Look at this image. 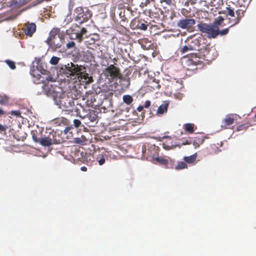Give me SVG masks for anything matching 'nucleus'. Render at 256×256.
<instances>
[{"label": "nucleus", "instance_id": "nucleus-1", "mask_svg": "<svg viewBox=\"0 0 256 256\" xmlns=\"http://www.w3.org/2000/svg\"><path fill=\"white\" fill-rule=\"evenodd\" d=\"M60 88L54 86H46L45 94L50 97H52L56 105L64 111L72 112L74 108V100L68 95L61 94L58 92Z\"/></svg>", "mask_w": 256, "mask_h": 256}, {"label": "nucleus", "instance_id": "nucleus-2", "mask_svg": "<svg viewBox=\"0 0 256 256\" xmlns=\"http://www.w3.org/2000/svg\"><path fill=\"white\" fill-rule=\"evenodd\" d=\"M85 69L84 66L74 64L72 62L65 64H58L56 68L59 74L64 75L70 79H75L76 76Z\"/></svg>", "mask_w": 256, "mask_h": 256}, {"label": "nucleus", "instance_id": "nucleus-3", "mask_svg": "<svg viewBox=\"0 0 256 256\" xmlns=\"http://www.w3.org/2000/svg\"><path fill=\"white\" fill-rule=\"evenodd\" d=\"M30 74L34 78V82L36 84H43V89L45 92L46 86H52V85H46V83L51 80L52 77L49 75V72L46 70H44L40 72L38 67H33L30 70Z\"/></svg>", "mask_w": 256, "mask_h": 256}, {"label": "nucleus", "instance_id": "nucleus-4", "mask_svg": "<svg viewBox=\"0 0 256 256\" xmlns=\"http://www.w3.org/2000/svg\"><path fill=\"white\" fill-rule=\"evenodd\" d=\"M74 16L75 21L81 24L88 22L92 18V12L88 8L78 6L74 10Z\"/></svg>", "mask_w": 256, "mask_h": 256}, {"label": "nucleus", "instance_id": "nucleus-5", "mask_svg": "<svg viewBox=\"0 0 256 256\" xmlns=\"http://www.w3.org/2000/svg\"><path fill=\"white\" fill-rule=\"evenodd\" d=\"M197 26L198 30L206 34L208 38H216L218 36V27L216 26L200 22Z\"/></svg>", "mask_w": 256, "mask_h": 256}, {"label": "nucleus", "instance_id": "nucleus-6", "mask_svg": "<svg viewBox=\"0 0 256 256\" xmlns=\"http://www.w3.org/2000/svg\"><path fill=\"white\" fill-rule=\"evenodd\" d=\"M87 32L86 28H80L76 24L72 26L66 30V34L72 40H77L78 42H81L83 39V36Z\"/></svg>", "mask_w": 256, "mask_h": 256}, {"label": "nucleus", "instance_id": "nucleus-7", "mask_svg": "<svg viewBox=\"0 0 256 256\" xmlns=\"http://www.w3.org/2000/svg\"><path fill=\"white\" fill-rule=\"evenodd\" d=\"M190 56H195L196 58L198 57L200 60L203 59L210 61L214 60L218 56V53L214 48H208V49L206 48L204 52H201L200 53H192Z\"/></svg>", "mask_w": 256, "mask_h": 256}, {"label": "nucleus", "instance_id": "nucleus-8", "mask_svg": "<svg viewBox=\"0 0 256 256\" xmlns=\"http://www.w3.org/2000/svg\"><path fill=\"white\" fill-rule=\"evenodd\" d=\"M192 53L188 54V59L186 60V64L188 66V70H194L198 68H202L204 66L203 62L198 58H196L195 56H191Z\"/></svg>", "mask_w": 256, "mask_h": 256}, {"label": "nucleus", "instance_id": "nucleus-9", "mask_svg": "<svg viewBox=\"0 0 256 256\" xmlns=\"http://www.w3.org/2000/svg\"><path fill=\"white\" fill-rule=\"evenodd\" d=\"M60 29L58 28H54L50 32L49 36L47 38L46 43L52 50H56L60 46L56 44L54 40L56 36L59 34Z\"/></svg>", "mask_w": 256, "mask_h": 256}, {"label": "nucleus", "instance_id": "nucleus-10", "mask_svg": "<svg viewBox=\"0 0 256 256\" xmlns=\"http://www.w3.org/2000/svg\"><path fill=\"white\" fill-rule=\"evenodd\" d=\"M105 74L107 76H110L112 80L117 78H120L121 74L118 68L116 67L114 64H110L105 70Z\"/></svg>", "mask_w": 256, "mask_h": 256}, {"label": "nucleus", "instance_id": "nucleus-11", "mask_svg": "<svg viewBox=\"0 0 256 256\" xmlns=\"http://www.w3.org/2000/svg\"><path fill=\"white\" fill-rule=\"evenodd\" d=\"M236 120V114H227L222 120L221 126L224 129L231 128L230 126L232 125Z\"/></svg>", "mask_w": 256, "mask_h": 256}, {"label": "nucleus", "instance_id": "nucleus-12", "mask_svg": "<svg viewBox=\"0 0 256 256\" xmlns=\"http://www.w3.org/2000/svg\"><path fill=\"white\" fill-rule=\"evenodd\" d=\"M196 24L193 18H184L180 20L177 23V26L182 29H188L192 28Z\"/></svg>", "mask_w": 256, "mask_h": 256}, {"label": "nucleus", "instance_id": "nucleus-13", "mask_svg": "<svg viewBox=\"0 0 256 256\" xmlns=\"http://www.w3.org/2000/svg\"><path fill=\"white\" fill-rule=\"evenodd\" d=\"M202 40V38H195L192 40L190 42L188 40V44L190 46V50L197 51L196 53L201 52L202 48L200 46V42Z\"/></svg>", "mask_w": 256, "mask_h": 256}, {"label": "nucleus", "instance_id": "nucleus-14", "mask_svg": "<svg viewBox=\"0 0 256 256\" xmlns=\"http://www.w3.org/2000/svg\"><path fill=\"white\" fill-rule=\"evenodd\" d=\"M33 138L34 140L36 142H39L40 144L45 146H48L50 145L54 144L52 142V136L50 134H48V136H45L44 138H42L38 140L36 137H34L33 136Z\"/></svg>", "mask_w": 256, "mask_h": 256}, {"label": "nucleus", "instance_id": "nucleus-15", "mask_svg": "<svg viewBox=\"0 0 256 256\" xmlns=\"http://www.w3.org/2000/svg\"><path fill=\"white\" fill-rule=\"evenodd\" d=\"M146 23V22L142 21V20H134L131 23V26H132L134 28L146 30L148 26V24Z\"/></svg>", "mask_w": 256, "mask_h": 256}, {"label": "nucleus", "instance_id": "nucleus-16", "mask_svg": "<svg viewBox=\"0 0 256 256\" xmlns=\"http://www.w3.org/2000/svg\"><path fill=\"white\" fill-rule=\"evenodd\" d=\"M100 36L98 34H90L88 37L86 38V40H85L84 42L87 47L90 48V46L94 44L96 42L100 40Z\"/></svg>", "mask_w": 256, "mask_h": 256}, {"label": "nucleus", "instance_id": "nucleus-17", "mask_svg": "<svg viewBox=\"0 0 256 256\" xmlns=\"http://www.w3.org/2000/svg\"><path fill=\"white\" fill-rule=\"evenodd\" d=\"M23 30L26 36H32L36 32V25L34 23H26L24 26Z\"/></svg>", "mask_w": 256, "mask_h": 256}, {"label": "nucleus", "instance_id": "nucleus-18", "mask_svg": "<svg viewBox=\"0 0 256 256\" xmlns=\"http://www.w3.org/2000/svg\"><path fill=\"white\" fill-rule=\"evenodd\" d=\"M206 138H207L205 136L202 134H200L198 136L194 137L193 142V145L194 146V148H197L199 147L204 143Z\"/></svg>", "mask_w": 256, "mask_h": 256}, {"label": "nucleus", "instance_id": "nucleus-19", "mask_svg": "<svg viewBox=\"0 0 256 256\" xmlns=\"http://www.w3.org/2000/svg\"><path fill=\"white\" fill-rule=\"evenodd\" d=\"M148 89L151 90H159L160 88V80L155 78L151 79L148 82Z\"/></svg>", "mask_w": 256, "mask_h": 256}, {"label": "nucleus", "instance_id": "nucleus-20", "mask_svg": "<svg viewBox=\"0 0 256 256\" xmlns=\"http://www.w3.org/2000/svg\"><path fill=\"white\" fill-rule=\"evenodd\" d=\"M50 134L52 136L54 144H60L64 142V140L58 132L52 130L50 132Z\"/></svg>", "mask_w": 256, "mask_h": 256}, {"label": "nucleus", "instance_id": "nucleus-21", "mask_svg": "<svg viewBox=\"0 0 256 256\" xmlns=\"http://www.w3.org/2000/svg\"><path fill=\"white\" fill-rule=\"evenodd\" d=\"M76 76L78 78L84 80V82L86 83H90L92 81V78L88 76V74L85 72L84 70H82L81 72L78 74Z\"/></svg>", "mask_w": 256, "mask_h": 256}, {"label": "nucleus", "instance_id": "nucleus-22", "mask_svg": "<svg viewBox=\"0 0 256 256\" xmlns=\"http://www.w3.org/2000/svg\"><path fill=\"white\" fill-rule=\"evenodd\" d=\"M168 104L169 102H168L164 101V103L158 108L157 114H163L164 112H166Z\"/></svg>", "mask_w": 256, "mask_h": 256}, {"label": "nucleus", "instance_id": "nucleus-23", "mask_svg": "<svg viewBox=\"0 0 256 256\" xmlns=\"http://www.w3.org/2000/svg\"><path fill=\"white\" fill-rule=\"evenodd\" d=\"M197 158V153L196 152L194 154L188 156H184V160L185 162L188 164H193L196 161Z\"/></svg>", "mask_w": 256, "mask_h": 256}, {"label": "nucleus", "instance_id": "nucleus-24", "mask_svg": "<svg viewBox=\"0 0 256 256\" xmlns=\"http://www.w3.org/2000/svg\"><path fill=\"white\" fill-rule=\"evenodd\" d=\"M86 104L88 106H96V104H94L96 100H95L94 96H93V95H92V94L88 95V96H86Z\"/></svg>", "mask_w": 256, "mask_h": 256}, {"label": "nucleus", "instance_id": "nucleus-25", "mask_svg": "<svg viewBox=\"0 0 256 256\" xmlns=\"http://www.w3.org/2000/svg\"><path fill=\"white\" fill-rule=\"evenodd\" d=\"M194 124L191 123H187L184 125V128L189 134H192L194 131Z\"/></svg>", "mask_w": 256, "mask_h": 256}, {"label": "nucleus", "instance_id": "nucleus-26", "mask_svg": "<svg viewBox=\"0 0 256 256\" xmlns=\"http://www.w3.org/2000/svg\"><path fill=\"white\" fill-rule=\"evenodd\" d=\"M240 10H236V14L237 15V17L236 18L232 20H230V22L232 23V24L230 26V28H231L232 26L238 24L240 22V19L241 18V16L240 15Z\"/></svg>", "mask_w": 256, "mask_h": 256}, {"label": "nucleus", "instance_id": "nucleus-27", "mask_svg": "<svg viewBox=\"0 0 256 256\" xmlns=\"http://www.w3.org/2000/svg\"><path fill=\"white\" fill-rule=\"evenodd\" d=\"M250 126L251 125L250 124V123H246L240 124L236 127V131H246L248 128H249Z\"/></svg>", "mask_w": 256, "mask_h": 256}, {"label": "nucleus", "instance_id": "nucleus-28", "mask_svg": "<svg viewBox=\"0 0 256 256\" xmlns=\"http://www.w3.org/2000/svg\"><path fill=\"white\" fill-rule=\"evenodd\" d=\"M86 117L90 120V122H94L96 120L97 118V116L95 114L94 111H90L87 114Z\"/></svg>", "mask_w": 256, "mask_h": 256}, {"label": "nucleus", "instance_id": "nucleus-29", "mask_svg": "<svg viewBox=\"0 0 256 256\" xmlns=\"http://www.w3.org/2000/svg\"><path fill=\"white\" fill-rule=\"evenodd\" d=\"M188 168V164L184 162H180L178 163V164L176 166L175 169L176 170H182L186 168Z\"/></svg>", "mask_w": 256, "mask_h": 256}, {"label": "nucleus", "instance_id": "nucleus-30", "mask_svg": "<svg viewBox=\"0 0 256 256\" xmlns=\"http://www.w3.org/2000/svg\"><path fill=\"white\" fill-rule=\"evenodd\" d=\"M122 99L124 102L126 104H130L133 101V98L132 96L128 94L124 95L122 97Z\"/></svg>", "mask_w": 256, "mask_h": 256}, {"label": "nucleus", "instance_id": "nucleus-31", "mask_svg": "<svg viewBox=\"0 0 256 256\" xmlns=\"http://www.w3.org/2000/svg\"><path fill=\"white\" fill-rule=\"evenodd\" d=\"M10 98L7 96H2L0 98V104L6 106L9 103Z\"/></svg>", "mask_w": 256, "mask_h": 256}, {"label": "nucleus", "instance_id": "nucleus-32", "mask_svg": "<svg viewBox=\"0 0 256 256\" xmlns=\"http://www.w3.org/2000/svg\"><path fill=\"white\" fill-rule=\"evenodd\" d=\"M190 50V48L188 44L180 48V52L182 54H183L186 52H188Z\"/></svg>", "mask_w": 256, "mask_h": 256}, {"label": "nucleus", "instance_id": "nucleus-33", "mask_svg": "<svg viewBox=\"0 0 256 256\" xmlns=\"http://www.w3.org/2000/svg\"><path fill=\"white\" fill-rule=\"evenodd\" d=\"M224 18L222 16H219L216 20H214L213 25L216 26L217 27H218L222 23L224 22Z\"/></svg>", "mask_w": 256, "mask_h": 256}, {"label": "nucleus", "instance_id": "nucleus-34", "mask_svg": "<svg viewBox=\"0 0 256 256\" xmlns=\"http://www.w3.org/2000/svg\"><path fill=\"white\" fill-rule=\"evenodd\" d=\"M5 62L11 69L14 70L16 68V64L14 62L7 60L5 61Z\"/></svg>", "mask_w": 256, "mask_h": 256}, {"label": "nucleus", "instance_id": "nucleus-35", "mask_svg": "<svg viewBox=\"0 0 256 256\" xmlns=\"http://www.w3.org/2000/svg\"><path fill=\"white\" fill-rule=\"evenodd\" d=\"M60 60V58H58L57 56H53L51 58L50 60V64L52 65H56L58 63V62Z\"/></svg>", "mask_w": 256, "mask_h": 256}, {"label": "nucleus", "instance_id": "nucleus-36", "mask_svg": "<svg viewBox=\"0 0 256 256\" xmlns=\"http://www.w3.org/2000/svg\"><path fill=\"white\" fill-rule=\"evenodd\" d=\"M229 32V28H226L222 30H220L219 28L218 27V36L220 34L222 36L226 35Z\"/></svg>", "mask_w": 256, "mask_h": 256}, {"label": "nucleus", "instance_id": "nucleus-37", "mask_svg": "<svg viewBox=\"0 0 256 256\" xmlns=\"http://www.w3.org/2000/svg\"><path fill=\"white\" fill-rule=\"evenodd\" d=\"M156 160L160 162V164L166 165L168 163V160H167L164 159L162 158L161 157H158L156 158Z\"/></svg>", "mask_w": 256, "mask_h": 256}, {"label": "nucleus", "instance_id": "nucleus-38", "mask_svg": "<svg viewBox=\"0 0 256 256\" xmlns=\"http://www.w3.org/2000/svg\"><path fill=\"white\" fill-rule=\"evenodd\" d=\"M160 2H164L167 5L170 6L175 4V0H160Z\"/></svg>", "mask_w": 256, "mask_h": 256}, {"label": "nucleus", "instance_id": "nucleus-39", "mask_svg": "<svg viewBox=\"0 0 256 256\" xmlns=\"http://www.w3.org/2000/svg\"><path fill=\"white\" fill-rule=\"evenodd\" d=\"M226 10H228V14L232 16V17H233L234 16V9H232L230 7L228 6V7H226Z\"/></svg>", "mask_w": 256, "mask_h": 256}, {"label": "nucleus", "instance_id": "nucleus-40", "mask_svg": "<svg viewBox=\"0 0 256 256\" xmlns=\"http://www.w3.org/2000/svg\"><path fill=\"white\" fill-rule=\"evenodd\" d=\"M74 124L76 128H78L80 126L81 124V122L78 119H75L74 120Z\"/></svg>", "mask_w": 256, "mask_h": 256}, {"label": "nucleus", "instance_id": "nucleus-41", "mask_svg": "<svg viewBox=\"0 0 256 256\" xmlns=\"http://www.w3.org/2000/svg\"><path fill=\"white\" fill-rule=\"evenodd\" d=\"M66 48H74L75 47V43L74 42L72 41V42H68L67 44H66Z\"/></svg>", "mask_w": 256, "mask_h": 256}, {"label": "nucleus", "instance_id": "nucleus-42", "mask_svg": "<svg viewBox=\"0 0 256 256\" xmlns=\"http://www.w3.org/2000/svg\"><path fill=\"white\" fill-rule=\"evenodd\" d=\"M120 17L122 18V21L125 22L126 20V17L124 16V11L121 10L119 14Z\"/></svg>", "mask_w": 256, "mask_h": 256}, {"label": "nucleus", "instance_id": "nucleus-43", "mask_svg": "<svg viewBox=\"0 0 256 256\" xmlns=\"http://www.w3.org/2000/svg\"><path fill=\"white\" fill-rule=\"evenodd\" d=\"M74 142L78 144H82L84 141L81 140L80 138H74Z\"/></svg>", "mask_w": 256, "mask_h": 256}, {"label": "nucleus", "instance_id": "nucleus-44", "mask_svg": "<svg viewBox=\"0 0 256 256\" xmlns=\"http://www.w3.org/2000/svg\"><path fill=\"white\" fill-rule=\"evenodd\" d=\"M105 161H106L105 158H104V157L103 156H102L100 157V159L99 160H98V164L100 166H102L103 164H104V162H105Z\"/></svg>", "mask_w": 256, "mask_h": 256}, {"label": "nucleus", "instance_id": "nucleus-45", "mask_svg": "<svg viewBox=\"0 0 256 256\" xmlns=\"http://www.w3.org/2000/svg\"><path fill=\"white\" fill-rule=\"evenodd\" d=\"M12 115L19 116L20 115V113L18 110H12L10 112Z\"/></svg>", "mask_w": 256, "mask_h": 256}, {"label": "nucleus", "instance_id": "nucleus-46", "mask_svg": "<svg viewBox=\"0 0 256 256\" xmlns=\"http://www.w3.org/2000/svg\"><path fill=\"white\" fill-rule=\"evenodd\" d=\"M151 102L150 100H146L145 102L144 107L146 108H148L150 106Z\"/></svg>", "mask_w": 256, "mask_h": 256}, {"label": "nucleus", "instance_id": "nucleus-47", "mask_svg": "<svg viewBox=\"0 0 256 256\" xmlns=\"http://www.w3.org/2000/svg\"><path fill=\"white\" fill-rule=\"evenodd\" d=\"M150 2H154V0H146L144 2H142V4H144V6H147L148 4Z\"/></svg>", "mask_w": 256, "mask_h": 256}, {"label": "nucleus", "instance_id": "nucleus-48", "mask_svg": "<svg viewBox=\"0 0 256 256\" xmlns=\"http://www.w3.org/2000/svg\"><path fill=\"white\" fill-rule=\"evenodd\" d=\"M6 130V127L0 124V132L5 131Z\"/></svg>", "mask_w": 256, "mask_h": 256}, {"label": "nucleus", "instance_id": "nucleus-49", "mask_svg": "<svg viewBox=\"0 0 256 256\" xmlns=\"http://www.w3.org/2000/svg\"><path fill=\"white\" fill-rule=\"evenodd\" d=\"M143 109H144V106H140L137 108V110L139 112H140L141 111H142L143 110Z\"/></svg>", "mask_w": 256, "mask_h": 256}, {"label": "nucleus", "instance_id": "nucleus-50", "mask_svg": "<svg viewBox=\"0 0 256 256\" xmlns=\"http://www.w3.org/2000/svg\"><path fill=\"white\" fill-rule=\"evenodd\" d=\"M6 114V112H4L2 109L0 108V116L4 115Z\"/></svg>", "mask_w": 256, "mask_h": 256}, {"label": "nucleus", "instance_id": "nucleus-51", "mask_svg": "<svg viewBox=\"0 0 256 256\" xmlns=\"http://www.w3.org/2000/svg\"><path fill=\"white\" fill-rule=\"evenodd\" d=\"M188 2H189V4H194L196 2L194 0H188Z\"/></svg>", "mask_w": 256, "mask_h": 256}, {"label": "nucleus", "instance_id": "nucleus-52", "mask_svg": "<svg viewBox=\"0 0 256 256\" xmlns=\"http://www.w3.org/2000/svg\"><path fill=\"white\" fill-rule=\"evenodd\" d=\"M80 170L82 171L86 172L87 170V168L86 166H82L81 167Z\"/></svg>", "mask_w": 256, "mask_h": 256}, {"label": "nucleus", "instance_id": "nucleus-53", "mask_svg": "<svg viewBox=\"0 0 256 256\" xmlns=\"http://www.w3.org/2000/svg\"><path fill=\"white\" fill-rule=\"evenodd\" d=\"M191 142H189L188 140H186L185 142L182 143V144H190Z\"/></svg>", "mask_w": 256, "mask_h": 256}, {"label": "nucleus", "instance_id": "nucleus-54", "mask_svg": "<svg viewBox=\"0 0 256 256\" xmlns=\"http://www.w3.org/2000/svg\"><path fill=\"white\" fill-rule=\"evenodd\" d=\"M70 130V128H66L65 130H64V133L65 134H66Z\"/></svg>", "mask_w": 256, "mask_h": 256}, {"label": "nucleus", "instance_id": "nucleus-55", "mask_svg": "<svg viewBox=\"0 0 256 256\" xmlns=\"http://www.w3.org/2000/svg\"><path fill=\"white\" fill-rule=\"evenodd\" d=\"M189 2H188V0H186V2H185L184 4V6H189Z\"/></svg>", "mask_w": 256, "mask_h": 256}, {"label": "nucleus", "instance_id": "nucleus-56", "mask_svg": "<svg viewBox=\"0 0 256 256\" xmlns=\"http://www.w3.org/2000/svg\"><path fill=\"white\" fill-rule=\"evenodd\" d=\"M210 4H210V6H214V4H213V2H212V0H211V2H210Z\"/></svg>", "mask_w": 256, "mask_h": 256}, {"label": "nucleus", "instance_id": "nucleus-57", "mask_svg": "<svg viewBox=\"0 0 256 256\" xmlns=\"http://www.w3.org/2000/svg\"><path fill=\"white\" fill-rule=\"evenodd\" d=\"M109 94L110 95V94H112L113 93L112 92H110L109 93Z\"/></svg>", "mask_w": 256, "mask_h": 256}, {"label": "nucleus", "instance_id": "nucleus-58", "mask_svg": "<svg viewBox=\"0 0 256 256\" xmlns=\"http://www.w3.org/2000/svg\"><path fill=\"white\" fill-rule=\"evenodd\" d=\"M254 118H256V114L254 115Z\"/></svg>", "mask_w": 256, "mask_h": 256}]
</instances>
